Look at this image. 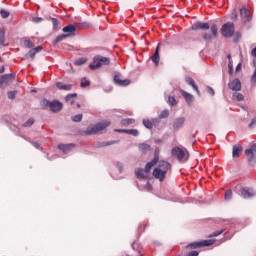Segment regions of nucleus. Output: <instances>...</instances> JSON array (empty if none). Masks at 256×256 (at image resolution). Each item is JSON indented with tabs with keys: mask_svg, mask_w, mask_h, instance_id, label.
Segmentation results:
<instances>
[{
	"mask_svg": "<svg viewBox=\"0 0 256 256\" xmlns=\"http://www.w3.org/2000/svg\"><path fill=\"white\" fill-rule=\"evenodd\" d=\"M158 166L154 168L152 175L155 179H158L161 183L165 181L167 173L171 171V164L165 160L158 161Z\"/></svg>",
	"mask_w": 256,
	"mask_h": 256,
	"instance_id": "1",
	"label": "nucleus"
},
{
	"mask_svg": "<svg viewBox=\"0 0 256 256\" xmlns=\"http://www.w3.org/2000/svg\"><path fill=\"white\" fill-rule=\"evenodd\" d=\"M159 161V156L155 155L154 158L145 165V168H137L135 170V175L137 179H149V172L151 171L152 167L157 165Z\"/></svg>",
	"mask_w": 256,
	"mask_h": 256,
	"instance_id": "2",
	"label": "nucleus"
},
{
	"mask_svg": "<svg viewBox=\"0 0 256 256\" xmlns=\"http://www.w3.org/2000/svg\"><path fill=\"white\" fill-rule=\"evenodd\" d=\"M111 125V121L105 120L100 123H97L95 126L87 128L82 135H97V133H103L107 127Z\"/></svg>",
	"mask_w": 256,
	"mask_h": 256,
	"instance_id": "3",
	"label": "nucleus"
},
{
	"mask_svg": "<svg viewBox=\"0 0 256 256\" xmlns=\"http://www.w3.org/2000/svg\"><path fill=\"white\" fill-rule=\"evenodd\" d=\"M110 63L111 59H109V57L97 55L93 58V63L90 65V69H92V71H97V69L110 65Z\"/></svg>",
	"mask_w": 256,
	"mask_h": 256,
	"instance_id": "4",
	"label": "nucleus"
},
{
	"mask_svg": "<svg viewBox=\"0 0 256 256\" xmlns=\"http://www.w3.org/2000/svg\"><path fill=\"white\" fill-rule=\"evenodd\" d=\"M172 155L173 157H176L178 159L179 163H185V161L189 159V152L179 147H174L172 149Z\"/></svg>",
	"mask_w": 256,
	"mask_h": 256,
	"instance_id": "5",
	"label": "nucleus"
},
{
	"mask_svg": "<svg viewBox=\"0 0 256 256\" xmlns=\"http://www.w3.org/2000/svg\"><path fill=\"white\" fill-rule=\"evenodd\" d=\"M221 34L226 39L231 38L233 35H235V24H233L232 22H227L223 24L221 28Z\"/></svg>",
	"mask_w": 256,
	"mask_h": 256,
	"instance_id": "6",
	"label": "nucleus"
},
{
	"mask_svg": "<svg viewBox=\"0 0 256 256\" xmlns=\"http://www.w3.org/2000/svg\"><path fill=\"white\" fill-rule=\"evenodd\" d=\"M215 243V240L209 239V240H202L199 242H192L187 245L190 249H200V247H210V245H213Z\"/></svg>",
	"mask_w": 256,
	"mask_h": 256,
	"instance_id": "7",
	"label": "nucleus"
},
{
	"mask_svg": "<svg viewBox=\"0 0 256 256\" xmlns=\"http://www.w3.org/2000/svg\"><path fill=\"white\" fill-rule=\"evenodd\" d=\"M245 155L249 165H253L256 161V144H253L249 149H246Z\"/></svg>",
	"mask_w": 256,
	"mask_h": 256,
	"instance_id": "8",
	"label": "nucleus"
},
{
	"mask_svg": "<svg viewBox=\"0 0 256 256\" xmlns=\"http://www.w3.org/2000/svg\"><path fill=\"white\" fill-rule=\"evenodd\" d=\"M13 79H15V74H13V73L4 74V75L0 76V89H5L7 87V85H9V83H11V81H13Z\"/></svg>",
	"mask_w": 256,
	"mask_h": 256,
	"instance_id": "9",
	"label": "nucleus"
},
{
	"mask_svg": "<svg viewBox=\"0 0 256 256\" xmlns=\"http://www.w3.org/2000/svg\"><path fill=\"white\" fill-rule=\"evenodd\" d=\"M240 17L243 23H250L251 19H253V15L246 7H242L240 9Z\"/></svg>",
	"mask_w": 256,
	"mask_h": 256,
	"instance_id": "10",
	"label": "nucleus"
},
{
	"mask_svg": "<svg viewBox=\"0 0 256 256\" xmlns=\"http://www.w3.org/2000/svg\"><path fill=\"white\" fill-rule=\"evenodd\" d=\"M209 23L207 22H196L192 25V31H207L209 29Z\"/></svg>",
	"mask_w": 256,
	"mask_h": 256,
	"instance_id": "11",
	"label": "nucleus"
},
{
	"mask_svg": "<svg viewBox=\"0 0 256 256\" xmlns=\"http://www.w3.org/2000/svg\"><path fill=\"white\" fill-rule=\"evenodd\" d=\"M185 117H178L173 121V129L174 131H180V129H183V126L185 125Z\"/></svg>",
	"mask_w": 256,
	"mask_h": 256,
	"instance_id": "12",
	"label": "nucleus"
},
{
	"mask_svg": "<svg viewBox=\"0 0 256 256\" xmlns=\"http://www.w3.org/2000/svg\"><path fill=\"white\" fill-rule=\"evenodd\" d=\"M61 109H63V103H61L59 100L50 102V111H52V113H59Z\"/></svg>",
	"mask_w": 256,
	"mask_h": 256,
	"instance_id": "13",
	"label": "nucleus"
},
{
	"mask_svg": "<svg viewBox=\"0 0 256 256\" xmlns=\"http://www.w3.org/2000/svg\"><path fill=\"white\" fill-rule=\"evenodd\" d=\"M217 31H218L217 24H212V26H211L212 35L207 34V33L204 34L203 35L204 41H206V43H207V42L211 41V39H213V37H217Z\"/></svg>",
	"mask_w": 256,
	"mask_h": 256,
	"instance_id": "14",
	"label": "nucleus"
},
{
	"mask_svg": "<svg viewBox=\"0 0 256 256\" xmlns=\"http://www.w3.org/2000/svg\"><path fill=\"white\" fill-rule=\"evenodd\" d=\"M251 55L255 57L253 59L254 72L251 76V85H256V47L251 51Z\"/></svg>",
	"mask_w": 256,
	"mask_h": 256,
	"instance_id": "15",
	"label": "nucleus"
},
{
	"mask_svg": "<svg viewBox=\"0 0 256 256\" xmlns=\"http://www.w3.org/2000/svg\"><path fill=\"white\" fill-rule=\"evenodd\" d=\"M241 196L244 198V199H249L251 197H255L256 196V192L255 190L251 189V188H243L241 190Z\"/></svg>",
	"mask_w": 256,
	"mask_h": 256,
	"instance_id": "16",
	"label": "nucleus"
},
{
	"mask_svg": "<svg viewBox=\"0 0 256 256\" xmlns=\"http://www.w3.org/2000/svg\"><path fill=\"white\" fill-rule=\"evenodd\" d=\"M228 87L232 91H241V81L238 78H236L228 84Z\"/></svg>",
	"mask_w": 256,
	"mask_h": 256,
	"instance_id": "17",
	"label": "nucleus"
},
{
	"mask_svg": "<svg viewBox=\"0 0 256 256\" xmlns=\"http://www.w3.org/2000/svg\"><path fill=\"white\" fill-rule=\"evenodd\" d=\"M114 83L116 85H119L120 87H127V85H129V83H131V80H129V79L121 80V77L119 75H115Z\"/></svg>",
	"mask_w": 256,
	"mask_h": 256,
	"instance_id": "18",
	"label": "nucleus"
},
{
	"mask_svg": "<svg viewBox=\"0 0 256 256\" xmlns=\"http://www.w3.org/2000/svg\"><path fill=\"white\" fill-rule=\"evenodd\" d=\"M62 31H63V33H66V35H68V37H71V35H75L77 28L75 27V25L69 24V25L65 26L62 29Z\"/></svg>",
	"mask_w": 256,
	"mask_h": 256,
	"instance_id": "19",
	"label": "nucleus"
},
{
	"mask_svg": "<svg viewBox=\"0 0 256 256\" xmlns=\"http://www.w3.org/2000/svg\"><path fill=\"white\" fill-rule=\"evenodd\" d=\"M185 81H186L187 85H190V87H192L194 89V91H196L197 95H201V92L199 91V87L197 86V84L195 83V80H193V78L187 76L185 78Z\"/></svg>",
	"mask_w": 256,
	"mask_h": 256,
	"instance_id": "20",
	"label": "nucleus"
},
{
	"mask_svg": "<svg viewBox=\"0 0 256 256\" xmlns=\"http://www.w3.org/2000/svg\"><path fill=\"white\" fill-rule=\"evenodd\" d=\"M116 133H126L127 135H132L133 137H137L139 136V130L137 129H116L115 130Z\"/></svg>",
	"mask_w": 256,
	"mask_h": 256,
	"instance_id": "21",
	"label": "nucleus"
},
{
	"mask_svg": "<svg viewBox=\"0 0 256 256\" xmlns=\"http://www.w3.org/2000/svg\"><path fill=\"white\" fill-rule=\"evenodd\" d=\"M243 153V146L239 144H235L232 148V157H241V154Z\"/></svg>",
	"mask_w": 256,
	"mask_h": 256,
	"instance_id": "22",
	"label": "nucleus"
},
{
	"mask_svg": "<svg viewBox=\"0 0 256 256\" xmlns=\"http://www.w3.org/2000/svg\"><path fill=\"white\" fill-rule=\"evenodd\" d=\"M155 123H160V120L158 118L152 119V121L149 119H143V125L146 129H153V125H155Z\"/></svg>",
	"mask_w": 256,
	"mask_h": 256,
	"instance_id": "23",
	"label": "nucleus"
},
{
	"mask_svg": "<svg viewBox=\"0 0 256 256\" xmlns=\"http://www.w3.org/2000/svg\"><path fill=\"white\" fill-rule=\"evenodd\" d=\"M73 147H75V144H60L58 146L60 151L64 152L65 155H67V153H71V149H73Z\"/></svg>",
	"mask_w": 256,
	"mask_h": 256,
	"instance_id": "24",
	"label": "nucleus"
},
{
	"mask_svg": "<svg viewBox=\"0 0 256 256\" xmlns=\"http://www.w3.org/2000/svg\"><path fill=\"white\" fill-rule=\"evenodd\" d=\"M180 93L184 97L187 105H191L193 103V96L191 93H189L185 90H181Z\"/></svg>",
	"mask_w": 256,
	"mask_h": 256,
	"instance_id": "25",
	"label": "nucleus"
},
{
	"mask_svg": "<svg viewBox=\"0 0 256 256\" xmlns=\"http://www.w3.org/2000/svg\"><path fill=\"white\" fill-rule=\"evenodd\" d=\"M56 87L57 89H60V91H71V89H73V85L64 84L63 82H57Z\"/></svg>",
	"mask_w": 256,
	"mask_h": 256,
	"instance_id": "26",
	"label": "nucleus"
},
{
	"mask_svg": "<svg viewBox=\"0 0 256 256\" xmlns=\"http://www.w3.org/2000/svg\"><path fill=\"white\" fill-rule=\"evenodd\" d=\"M152 61H153V63H155V65H159V61H160L159 46H157V48L152 56Z\"/></svg>",
	"mask_w": 256,
	"mask_h": 256,
	"instance_id": "27",
	"label": "nucleus"
},
{
	"mask_svg": "<svg viewBox=\"0 0 256 256\" xmlns=\"http://www.w3.org/2000/svg\"><path fill=\"white\" fill-rule=\"evenodd\" d=\"M76 98H77V93H73V94H68L65 99L67 103H70V105H73V103H75Z\"/></svg>",
	"mask_w": 256,
	"mask_h": 256,
	"instance_id": "28",
	"label": "nucleus"
},
{
	"mask_svg": "<svg viewBox=\"0 0 256 256\" xmlns=\"http://www.w3.org/2000/svg\"><path fill=\"white\" fill-rule=\"evenodd\" d=\"M67 37H69V35L67 34H62L56 37V39L53 41L54 45H57V43L61 42V41H65V39H67Z\"/></svg>",
	"mask_w": 256,
	"mask_h": 256,
	"instance_id": "29",
	"label": "nucleus"
},
{
	"mask_svg": "<svg viewBox=\"0 0 256 256\" xmlns=\"http://www.w3.org/2000/svg\"><path fill=\"white\" fill-rule=\"evenodd\" d=\"M232 99L233 101H243V99H245V96H243V94L236 92L232 95Z\"/></svg>",
	"mask_w": 256,
	"mask_h": 256,
	"instance_id": "30",
	"label": "nucleus"
},
{
	"mask_svg": "<svg viewBox=\"0 0 256 256\" xmlns=\"http://www.w3.org/2000/svg\"><path fill=\"white\" fill-rule=\"evenodd\" d=\"M139 149L142 151V153H145L146 151H151V146L146 143H142L139 145Z\"/></svg>",
	"mask_w": 256,
	"mask_h": 256,
	"instance_id": "31",
	"label": "nucleus"
},
{
	"mask_svg": "<svg viewBox=\"0 0 256 256\" xmlns=\"http://www.w3.org/2000/svg\"><path fill=\"white\" fill-rule=\"evenodd\" d=\"M40 106L42 107V109H47V107H51V102L47 99H43L42 101H40Z\"/></svg>",
	"mask_w": 256,
	"mask_h": 256,
	"instance_id": "32",
	"label": "nucleus"
},
{
	"mask_svg": "<svg viewBox=\"0 0 256 256\" xmlns=\"http://www.w3.org/2000/svg\"><path fill=\"white\" fill-rule=\"evenodd\" d=\"M72 121H74V123H81V121H83V114L72 116Z\"/></svg>",
	"mask_w": 256,
	"mask_h": 256,
	"instance_id": "33",
	"label": "nucleus"
},
{
	"mask_svg": "<svg viewBox=\"0 0 256 256\" xmlns=\"http://www.w3.org/2000/svg\"><path fill=\"white\" fill-rule=\"evenodd\" d=\"M133 123H135V120L132 119V118H127V119H122L121 120V124L124 125V126L131 125Z\"/></svg>",
	"mask_w": 256,
	"mask_h": 256,
	"instance_id": "34",
	"label": "nucleus"
},
{
	"mask_svg": "<svg viewBox=\"0 0 256 256\" xmlns=\"http://www.w3.org/2000/svg\"><path fill=\"white\" fill-rule=\"evenodd\" d=\"M168 103L171 107H175L177 105V100L173 96L168 97Z\"/></svg>",
	"mask_w": 256,
	"mask_h": 256,
	"instance_id": "35",
	"label": "nucleus"
},
{
	"mask_svg": "<svg viewBox=\"0 0 256 256\" xmlns=\"http://www.w3.org/2000/svg\"><path fill=\"white\" fill-rule=\"evenodd\" d=\"M34 123H35V119H34V118H30V119H28V120L23 124V127H31V126H33Z\"/></svg>",
	"mask_w": 256,
	"mask_h": 256,
	"instance_id": "36",
	"label": "nucleus"
},
{
	"mask_svg": "<svg viewBox=\"0 0 256 256\" xmlns=\"http://www.w3.org/2000/svg\"><path fill=\"white\" fill-rule=\"evenodd\" d=\"M232 198H233V192L231 190H227L225 192V200L226 201H231Z\"/></svg>",
	"mask_w": 256,
	"mask_h": 256,
	"instance_id": "37",
	"label": "nucleus"
},
{
	"mask_svg": "<svg viewBox=\"0 0 256 256\" xmlns=\"http://www.w3.org/2000/svg\"><path fill=\"white\" fill-rule=\"evenodd\" d=\"M35 55H37V53L35 52V50L32 48L27 54L26 57L29 59H35Z\"/></svg>",
	"mask_w": 256,
	"mask_h": 256,
	"instance_id": "38",
	"label": "nucleus"
},
{
	"mask_svg": "<svg viewBox=\"0 0 256 256\" xmlns=\"http://www.w3.org/2000/svg\"><path fill=\"white\" fill-rule=\"evenodd\" d=\"M167 117H169V110H163L159 115V119H167Z\"/></svg>",
	"mask_w": 256,
	"mask_h": 256,
	"instance_id": "39",
	"label": "nucleus"
},
{
	"mask_svg": "<svg viewBox=\"0 0 256 256\" xmlns=\"http://www.w3.org/2000/svg\"><path fill=\"white\" fill-rule=\"evenodd\" d=\"M24 46L27 47L28 49H33V47H35V44H33L31 40H24Z\"/></svg>",
	"mask_w": 256,
	"mask_h": 256,
	"instance_id": "40",
	"label": "nucleus"
},
{
	"mask_svg": "<svg viewBox=\"0 0 256 256\" xmlns=\"http://www.w3.org/2000/svg\"><path fill=\"white\" fill-rule=\"evenodd\" d=\"M115 143H117V141H109V142H102L99 147H109L111 145H115Z\"/></svg>",
	"mask_w": 256,
	"mask_h": 256,
	"instance_id": "41",
	"label": "nucleus"
},
{
	"mask_svg": "<svg viewBox=\"0 0 256 256\" xmlns=\"http://www.w3.org/2000/svg\"><path fill=\"white\" fill-rule=\"evenodd\" d=\"M225 229L215 231L214 233L210 234L209 237H219V235L223 234Z\"/></svg>",
	"mask_w": 256,
	"mask_h": 256,
	"instance_id": "42",
	"label": "nucleus"
},
{
	"mask_svg": "<svg viewBox=\"0 0 256 256\" xmlns=\"http://www.w3.org/2000/svg\"><path fill=\"white\" fill-rule=\"evenodd\" d=\"M5 30L0 29V45H3V43L5 42Z\"/></svg>",
	"mask_w": 256,
	"mask_h": 256,
	"instance_id": "43",
	"label": "nucleus"
},
{
	"mask_svg": "<svg viewBox=\"0 0 256 256\" xmlns=\"http://www.w3.org/2000/svg\"><path fill=\"white\" fill-rule=\"evenodd\" d=\"M0 15L3 19H7V17H9V11L5 10V9H2L0 11Z\"/></svg>",
	"mask_w": 256,
	"mask_h": 256,
	"instance_id": "44",
	"label": "nucleus"
},
{
	"mask_svg": "<svg viewBox=\"0 0 256 256\" xmlns=\"http://www.w3.org/2000/svg\"><path fill=\"white\" fill-rule=\"evenodd\" d=\"M75 65H84V63H87V59H85V58H82V59H78V60H76L75 62Z\"/></svg>",
	"mask_w": 256,
	"mask_h": 256,
	"instance_id": "45",
	"label": "nucleus"
},
{
	"mask_svg": "<svg viewBox=\"0 0 256 256\" xmlns=\"http://www.w3.org/2000/svg\"><path fill=\"white\" fill-rule=\"evenodd\" d=\"M206 89H207V93H209V95H212V97L215 96V90H213V88L211 86H207Z\"/></svg>",
	"mask_w": 256,
	"mask_h": 256,
	"instance_id": "46",
	"label": "nucleus"
},
{
	"mask_svg": "<svg viewBox=\"0 0 256 256\" xmlns=\"http://www.w3.org/2000/svg\"><path fill=\"white\" fill-rule=\"evenodd\" d=\"M52 24L54 29L59 27V21H57V18H52Z\"/></svg>",
	"mask_w": 256,
	"mask_h": 256,
	"instance_id": "47",
	"label": "nucleus"
},
{
	"mask_svg": "<svg viewBox=\"0 0 256 256\" xmlns=\"http://www.w3.org/2000/svg\"><path fill=\"white\" fill-rule=\"evenodd\" d=\"M186 256H199V251L193 250L189 252Z\"/></svg>",
	"mask_w": 256,
	"mask_h": 256,
	"instance_id": "48",
	"label": "nucleus"
},
{
	"mask_svg": "<svg viewBox=\"0 0 256 256\" xmlns=\"http://www.w3.org/2000/svg\"><path fill=\"white\" fill-rule=\"evenodd\" d=\"M91 82H89V80H85L84 82L80 83V87H89Z\"/></svg>",
	"mask_w": 256,
	"mask_h": 256,
	"instance_id": "49",
	"label": "nucleus"
},
{
	"mask_svg": "<svg viewBox=\"0 0 256 256\" xmlns=\"http://www.w3.org/2000/svg\"><path fill=\"white\" fill-rule=\"evenodd\" d=\"M32 21H33V23H41V21H43V18H41V17H33Z\"/></svg>",
	"mask_w": 256,
	"mask_h": 256,
	"instance_id": "50",
	"label": "nucleus"
},
{
	"mask_svg": "<svg viewBox=\"0 0 256 256\" xmlns=\"http://www.w3.org/2000/svg\"><path fill=\"white\" fill-rule=\"evenodd\" d=\"M117 167H118L119 173H123V163L117 162Z\"/></svg>",
	"mask_w": 256,
	"mask_h": 256,
	"instance_id": "51",
	"label": "nucleus"
},
{
	"mask_svg": "<svg viewBox=\"0 0 256 256\" xmlns=\"http://www.w3.org/2000/svg\"><path fill=\"white\" fill-rule=\"evenodd\" d=\"M228 69H229V73L231 75V73H233V62H231V61L229 62Z\"/></svg>",
	"mask_w": 256,
	"mask_h": 256,
	"instance_id": "52",
	"label": "nucleus"
},
{
	"mask_svg": "<svg viewBox=\"0 0 256 256\" xmlns=\"http://www.w3.org/2000/svg\"><path fill=\"white\" fill-rule=\"evenodd\" d=\"M35 53H39L40 51H43V46H37L36 48H33Z\"/></svg>",
	"mask_w": 256,
	"mask_h": 256,
	"instance_id": "53",
	"label": "nucleus"
},
{
	"mask_svg": "<svg viewBox=\"0 0 256 256\" xmlns=\"http://www.w3.org/2000/svg\"><path fill=\"white\" fill-rule=\"evenodd\" d=\"M8 98H9V99H15V92L10 91V92L8 93Z\"/></svg>",
	"mask_w": 256,
	"mask_h": 256,
	"instance_id": "54",
	"label": "nucleus"
},
{
	"mask_svg": "<svg viewBox=\"0 0 256 256\" xmlns=\"http://www.w3.org/2000/svg\"><path fill=\"white\" fill-rule=\"evenodd\" d=\"M146 189H147L148 191H153V186L151 185V183L147 182V184H146Z\"/></svg>",
	"mask_w": 256,
	"mask_h": 256,
	"instance_id": "55",
	"label": "nucleus"
},
{
	"mask_svg": "<svg viewBox=\"0 0 256 256\" xmlns=\"http://www.w3.org/2000/svg\"><path fill=\"white\" fill-rule=\"evenodd\" d=\"M31 144L33 145V147H35V149H39L41 147L39 142H31Z\"/></svg>",
	"mask_w": 256,
	"mask_h": 256,
	"instance_id": "56",
	"label": "nucleus"
},
{
	"mask_svg": "<svg viewBox=\"0 0 256 256\" xmlns=\"http://www.w3.org/2000/svg\"><path fill=\"white\" fill-rule=\"evenodd\" d=\"M253 125H256V118H254V119L251 121L249 127H253Z\"/></svg>",
	"mask_w": 256,
	"mask_h": 256,
	"instance_id": "57",
	"label": "nucleus"
},
{
	"mask_svg": "<svg viewBox=\"0 0 256 256\" xmlns=\"http://www.w3.org/2000/svg\"><path fill=\"white\" fill-rule=\"evenodd\" d=\"M238 71H241V63H238L236 66V72L238 73Z\"/></svg>",
	"mask_w": 256,
	"mask_h": 256,
	"instance_id": "58",
	"label": "nucleus"
},
{
	"mask_svg": "<svg viewBox=\"0 0 256 256\" xmlns=\"http://www.w3.org/2000/svg\"><path fill=\"white\" fill-rule=\"evenodd\" d=\"M2 73H5V66H2V67L0 68V74H2Z\"/></svg>",
	"mask_w": 256,
	"mask_h": 256,
	"instance_id": "59",
	"label": "nucleus"
},
{
	"mask_svg": "<svg viewBox=\"0 0 256 256\" xmlns=\"http://www.w3.org/2000/svg\"><path fill=\"white\" fill-rule=\"evenodd\" d=\"M236 37H238V39H241V34L240 33H236Z\"/></svg>",
	"mask_w": 256,
	"mask_h": 256,
	"instance_id": "60",
	"label": "nucleus"
},
{
	"mask_svg": "<svg viewBox=\"0 0 256 256\" xmlns=\"http://www.w3.org/2000/svg\"><path fill=\"white\" fill-rule=\"evenodd\" d=\"M136 245H137V243L134 242V243L132 244V248L135 249Z\"/></svg>",
	"mask_w": 256,
	"mask_h": 256,
	"instance_id": "61",
	"label": "nucleus"
},
{
	"mask_svg": "<svg viewBox=\"0 0 256 256\" xmlns=\"http://www.w3.org/2000/svg\"><path fill=\"white\" fill-rule=\"evenodd\" d=\"M24 139H25L26 141H30L29 138H27V137H24Z\"/></svg>",
	"mask_w": 256,
	"mask_h": 256,
	"instance_id": "62",
	"label": "nucleus"
},
{
	"mask_svg": "<svg viewBox=\"0 0 256 256\" xmlns=\"http://www.w3.org/2000/svg\"><path fill=\"white\" fill-rule=\"evenodd\" d=\"M234 19H237V14H234Z\"/></svg>",
	"mask_w": 256,
	"mask_h": 256,
	"instance_id": "63",
	"label": "nucleus"
},
{
	"mask_svg": "<svg viewBox=\"0 0 256 256\" xmlns=\"http://www.w3.org/2000/svg\"><path fill=\"white\" fill-rule=\"evenodd\" d=\"M113 178H114V179H119V177H115V176H113Z\"/></svg>",
	"mask_w": 256,
	"mask_h": 256,
	"instance_id": "64",
	"label": "nucleus"
}]
</instances>
